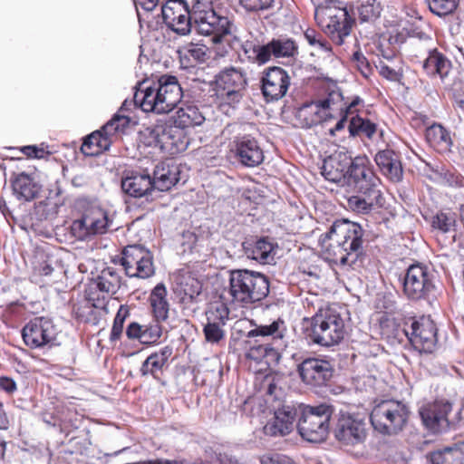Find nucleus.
<instances>
[{
	"label": "nucleus",
	"mask_w": 464,
	"mask_h": 464,
	"mask_svg": "<svg viewBox=\"0 0 464 464\" xmlns=\"http://www.w3.org/2000/svg\"><path fill=\"white\" fill-rule=\"evenodd\" d=\"M254 328L242 334L244 337L245 356L256 362H265L267 365L277 363L280 359L278 351L268 342L282 339L285 331V321L277 318L270 324H256Z\"/></svg>",
	"instance_id": "obj_1"
},
{
	"label": "nucleus",
	"mask_w": 464,
	"mask_h": 464,
	"mask_svg": "<svg viewBox=\"0 0 464 464\" xmlns=\"http://www.w3.org/2000/svg\"><path fill=\"white\" fill-rule=\"evenodd\" d=\"M76 210L79 217L72 222L70 230L77 240L84 241L105 234L112 225L108 211L86 198L76 201Z\"/></svg>",
	"instance_id": "obj_2"
},
{
	"label": "nucleus",
	"mask_w": 464,
	"mask_h": 464,
	"mask_svg": "<svg viewBox=\"0 0 464 464\" xmlns=\"http://www.w3.org/2000/svg\"><path fill=\"white\" fill-rule=\"evenodd\" d=\"M268 293L269 280L264 274L247 269L230 272L229 295L233 302L253 304L266 298Z\"/></svg>",
	"instance_id": "obj_3"
},
{
	"label": "nucleus",
	"mask_w": 464,
	"mask_h": 464,
	"mask_svg": "<svg viewBox=\"0 0 464 464\" xmlns=\"http://www.w3.org/2000/svg\"><path fill=\"white\" fill-rule=\"evenodd\" d=\"M299 419L296 428L300 436L313 443L324 441L330 430V420L334 413V407L330 404L321 403L316 406L299 403Z\"/></svg>",
	"instance_id": "obj_4"
},
{
	"label": "nucleus",
	"mask_w": 464,
	"mask_h": 464,
	"mask_svg": "<svg viewBox=\"0 0 464 464\" xmlns=\"http://www.w3.org/2000/svg\"><path fill=\"white\" fill-rule=\"evenodd\" d=\"M344 320L334 309L319 310L306 326V337L321 346L338 344L344 337Z\"/></svg>",
	"instance_id": "obj_5"
},
{
	"label": "nucleus",
	"mask_w": 464,
	"mask_h": 464,
	"mask_svg": "<svg viewBox=\"0 0 464 464\" xmlns=\"http://www.w3.org/2000/svg\"><path fill=\"white\" fill-rule=\"evenodd\" d=\"M202 35L213 36V42L220 43L224 36L232 34L234 23L226 15L217 13L210 0L192 2V25Z\"/></svg>",
	"instance_id": "obj_6"
},
{
	"label": "nucleus",
	"mask_w": 464,
	"mask_h": 464,
	"mask_svg": "<svg viewBox=\"0 0 464 464\" xmlns=\"http://www.w3.org/2000/svg\"><path fill=\"white\" fill-rule=\"evenodd\" d=\"M410 416V409L401 401L385 400L376 404L370 414L375 430L383 435H395L403 430Z\"/></svg>",
	"instance_id": "obj_7"
},
{
	"label": "nucleus",
	"mask_w": 464,
	"mask_h": 464,
	"mask_svg": "<svg viewBox=\"0 0 464 464\" xmlns=\"http://www.w3.org/2000/svg\"><path fill=\"white\" fill-rule=\"evenodd\" d=\"M314 17L324 33L338 45H342L344 38L350 35L354 23L346 7L324 4H315Z\"/></svg>",
	"instance_id": "obj_8"
},
{
	"label": "nucleus",
	"mask_w": 464,
	"mask_h": 464,
	"mask_svg": "<svg viewBox=\"0 0 464 464\" xmlns=\"http://www.w3.org/2000/svg\"><path fill=\"white\" fill-rule=\"evenodd\" d=\"M436 275L427 266L411 265L402 276V291L412 301L429 300L436 293Z\"/></svg>",
	"instance_id": "obj_9"
},
{
	"label": "nucleus",
	"mask_w": 464,
	"mask_h": 464,
	"mask_svg": "<svg viewBox=\"0 0 464 464\" xmlns=\"http://www.w3.org/2000/svg\"><path fill=\"white\" fill-rule=\"evenodd\" d=\"M247 86L246 73L233 66L225 68L215 76V96L220 105L235 107L245 93Z\"/></svg>",
	"instance_id": "obj_10"
},
{
	"label": "nucleus",
	"mask_w": 464,
	"mask_h": 464,
	"mask_svg": "<svg viewBox=\"0 0 464 464\" xmlns=\"http://www.w3.org/2000/svg\"><path fill=\"white\" fill-rule=\"evenodd\" d=\"M345 181L357 194L374 196L382 193L379 188L381 180L366 156H358L351 160L345 171Z\"/></svg>",
	"instance_id": "obj_11"
},
{
	"label": "nucleus",
	"mask_w": 464,
	"mask_h": 464,
	"mask_svg": "<svg viewBox=\"0 0 464 464\" xmlns=\"http://www.w3.org/2000/svg\"><path fill=\"white\" fill-rule=\"evenodd\" d=\"M21 334L24 344L30 349H51L58 345L57 327L46 316H36L29 320Z\"/></svg>",
	"instance_id": "obj_12"
},
{
	"label": "nucleus",
	"mask_w": 464,
	"mask_h": 464,
	"mask_svg": "<svg viewBox=\"0 0 464 464\" xmlns=\"http://www.w3.org/2000/svg\"><path fill=\"white\" fill-rule=\"evenodd\" d=\"M437 327L430 316L412 318L406 322L402 334L407 337L414 350L419 353H430L437 343Z\"/></svg>",
	"instance_id": "obj_13"
},
{
	"label": "nucleus",
	"mask_w": 464,
	"mask_h": 464,
	"mask_svg": "<svg viewBox=\"0 0 464 464\" xmlns=\"http://www.w3.org/2000/svg\"><path fill=\"white\" fill-rule=\"evenodd\" d=\"M121 254V264L127 276L146 279L154 275L153 255L142 245H128Z\"/></svg>",
	"instance_id": "obj_14"
},
{
	"label": "nucleus",
	"mask_w": 464,
	"mask_h": 464,
	"mask_svg": "<svg viewBox=\"0 0 464 464\" xmlns=\"http://www.w3.org/2000/svg\"><path fill=\"white\" fill-rule=\"evenodd\" d=\"M329 234L342 244L356 259L363 254L365 230L357 223L345 218L336 219L329 228Z\"/></svg>",
	"instance_id": "obj_15"
},
{
	"label": "nucleus",
	"mask_w": 464,
	"mask_h": 464,
	"mask_svg": "<svg viewBox=\"0 0 464 464\" xmlns=\"http://www.w3.org/2000/svg\"><path fill=\"white\" fill-rule=\"evenodd\" d=\"M166 26L179 35H188L192 29V6L187 0H166L161 6Z\"/></svg>",
	"instance_id": "obj_16"
},
{
	"label": "nucleus",
	"mask_w": 464,
	"mask_h": 464,
	"mask_svg": "<svg viewBox=\"0 0 464 464\" xmlns=\"http://www.w3.org/2000/svg\"><path fill=\"white\" fill-rule=\"evenodd\" d=\"M298 374L304 383L311 387L327 385L334 374L331 362L319 357H307L297 365Z\"/></svg>",
	"instance_id": "obj_17"
},
{
	"label": "nucleus",
	"mask_w": 464,
	"mask_h": 464,
	"mask_svg": "<svg viewBox=\"0 0 464 464\" xmlns=\"http://www.w3.org/2000/svg\"><path fill=\"white\" fill-rule=\"evenodd\" d=\"M335 439L346 445H355L366 438V423L359 415L341 411L334 430Z\"/></svg>",
	"instance_id": "obj_18"
},
{
	"label": "nucleus",
	"mask_w": 464,
	"mask_h": 464,
	"mask_svg": "<svg viewBox=\"0 0 464 464\" xmlns=\"http://www.w3.org/2000/svg\"><path fill=\"white\" fill-rule=\"evenodd\" d=\"M261 92L266 102L278 101L283 98L290 86L288 72L278 66L266 69L260 79Z\"/></svg>",
	"instance_id": "obj_19"
},
{
	"label": "nucleus",
	"mask_w": 464,
	"mask_h": 464,
	"mask_svg": "<svg viewBox=\"0 0 464 464\" xmlns=\"http://www.w3.org/2000/svg\"><path fill=\"white\" fill-rule=\"evenodd\" d=\"M452 411V403L448 401H435L423 405L420 409V416L424 427L431 433H441L450 427L449 414Z\"/></svg>",
	"instance_id": "obj_20"
},
{
	"label": "nucleus",
	"mask_w": 464,
	"mask_h": 464,
	"mask_svg": "<svg viewBox=\"0 0 464 464\" xmlns=\"http://www.w3.org/2000/svg\"><path fill=\"white\" fill-rule=\"evenodd\" d=\"M423 53L426 57L420 61L422 72L430 79H439L444 82L453 69V63L449 54L436 45L429 46V49Z\"/></svg>",
	"instance_id": "obj_21"
},
{
	"label": "nucleus",
	"mask_w": 464,
	"mask_h": 464,
	"mask_svg": "<svg viewBox=\"0 0 464 464\" xmlns=\"http://www.w3.org/2000/svg\"><path fill=\"white\" fill-rule=\"evenodd\" d=\"M336 99L343 102V94L341 92L333 91L324 99L304 103L296 112L302 127L309 129L323 123L325 117L322 113V109H331L332 105L335 104Z\"/></svg>",
	"instance_id": "obj_22"
},
{
	"label": "nucleus",
	"mask_w": 464,
	"mask_h": 464,
	"mask_svg": "<svg viewBox=\"0 0 464 464\" xmlns=\"http://www.w3.org/2000/svg\"><path fill=\"white\" fill-rule=\"evenodd\" d=\"M232 151L237 161L246 168H256L262 164L265 159L264 150L258 140L250 135L237 137Z\"/></svg>",
	"instance_id": "obj_23"
},
{
	"label": "nucleus",
	"mask_w": 464,
	"mask_h": 464,
	"mask_svg": "<svg viewBox=\"0 0 464 464\" xmlns=\"http://www.w3.org/2000/svg\"><path fill=\"white\" fill-rule=\"evenodd\" d=\"M374 162L381 174L389 181L398 183L402 180L403 167L399 151L390 147L379 150L374 156Z\"/></svg>",
	"instance_id": "obj_24"
},
{
	"label": "nucleus",
	"mask_w": 464,
	"mask_h": 464,
	"mask_svg": "<svg viewBox=\"0 0 464 464\" xmlns=\"http://www.w3.org/2000/svg\"><path fill=\"white\" fill-rule=\"evenodd\" d=\"M299 403L285 404L275 412L272 421L264 427V432L269 436H285L294 429L295 420L299 419Z\"/></svg>",
	"instance_id": "obj_25"
},
{
	"label": "nucleus",
	"mask_w": 464,
	"mask_h": 464,
	"mask_svg": "<svg viewBox=\"0 0 464 464\" xmlns=\"http://www.w3.org/2000/svg\"><path fill=\"white\" fill-rule=\"evenodd\" d=\"M158 90L160 102L164 106L165 112L171 111L179 103L182 98V88L178 78L170 74H163L154 81Z\"/></svg>",
	"instance_id": "obj_26"
},
{
	"label": "nucleus",
	"mask_w": 464,
	"mask_h": 464,
	"mask_svg": "<svg viewBox=\"0 0 464 464\" xmlns=\"http://www.w3.org/2000/svg\"><path fill=\"white\" fill-rule=\"evenodd\" d=\"M134 102L145 112L164 114L165 110L154 81H143L134 92Z\"/></svg>",
	"instance_id": "obj_27"
},
{
	"label": "nucleus",
	"mask_w": 464,
	"mask_h": 464,
	"mask_svg": "<svg viewBox=\"0 0 464 464\" xmlns=\"http://www.w3.org/2000/svg\"><path fill=\"white\" fill-rule=\"evenodd\" d=\"M10 181L14 197L21 202L34 200L42 189L40 183L25 172L14 174Z\"/></svg>",
	"instance_id": "obj_28"
},
{
	"label": "nucleus",
	"mask_w": 464,
	"mask_h": 464,
	"mask_svg": "<svg viewBox=\"0 0 464 464\" xmlns=\"http://www.w3.org/2000/svg\"><path fill=\"white\" fill-rule=\"evenodd\" d=\"M172 353V347L167 345L160 348L158 352L150 353L140 368V375L143 377L151 376L154 380L160 382L163 370L168 366L169 359Z\"/></svg>",
	"instance_id": "obj_29"
},
{
	"label": "nucleus",
	"mask_w": 464,
	"mask_h": 464,
	"mask_svg": "<svg viewBox=\"0 0 464 464\" xmlns=\"http://www.w3.org/2000/svg\"><path fill=\"white\" fill-rule=\"evenodd\" d=\"M273 244L267 237H252L246 238L242 243V250L244 255L251 260H255L259 264H269L273 260L271 253L273 251Z\"/></svg>",
	"instance_id": "obj_30"
},
{
	"label": "nucleus",
	"mask_w": 464,
	"mask_h": 464,
	"mask_svg": "<svg viewBox=\"0 0 464 464\" xmlns=\"http://www.w3.org/2000/svg\"><path fill=\"white\" fill-rule=\"evenodd\" d=\"M179 168L172 161H161L153 170L152 184L154 189L167 191L179 180Z\"/></svg>",
	"instance_id": "obj_31"
},
{
	"label": "nucleus",
	"mask_w": 464,
	"mask_h": 464,
	"mask_svg": "<svg viewBox=\"0 0 464 464\" xmlns=\"http://www.w3.org/2000/svg\"><path fill=\"white\" fill-rule=\"evenodd\" d=\"M121 188L124 193L133 198L148 196L154 190L151 177L149 174L138 172H132L123 178Z\"/></svg>",
	"instance_id": "obj_32"
},
{
	"label": "nucleus",
	"mask_w": 464,
	"mask_h": 464,
	"mask_svg": "<svg viewBox=\"0 0 464 464\" xmlns=\"http://www.w3.org/2000/svg\"><path fill=\"white\" fill-rule=\"evenodd\" d=\"M266 48L268 53L267 63L272 56L275 58H295L299 53L296 42L286 36L273 38L266 44Z\"/></svg>",
	"instance_id": "obj_33"
},
{
	"label": "nucleus",
	"mask_w": 464,
	"mask_h": 464,
	"mask_svg": "<svg viewBox=\"0 0 464 464\" xmlns=\"http://www.w3.org/2000/svg\"><path fill=\"white\" fill-rule=\"evenodd\" d=\"M331 242L325 246L324 255L325 258L333 264L341 266H352L357 259L351 255L350 251L342 244L335 241V237L329 234V230L324 235Z\"/></svg>",
	"instance_id": "obj_34"
},
{
	"label": "nucleus",
	"mask_w": 464,
	"mask_h": 464,
	"mask_svg": "<svg viewBox=\"0 0 464 464\" xmlns=\"http://www.w3.org/2000/svg\"><path fill=\"white\" fill-rule=\"evenodd\" d=\"M428 143L440 153L450 151L452 140L450 131L439 123H434L425 130Z\"/></svg>",
	"instance_id": "obj_35"
},
{
	"label": "nucleus",
	"mask_w": 464,
	"mask_h": 464,
	"mask_svg": "<svg viewBox=\"0 0 464 464\" xmlns=\"http://www.w3.org/2000/svg\"><path fill=\"white\" fill-rule=\"evenodd\" d=\"M150 304L154 320L165 322L169 318V304L167 301V289L162 283L158 284L150 293Z\"/></svg>",
	"instance_id": "obj_36"
},
{
	"label": "nucleus",
	"mask_w": 464,
	"mask_h": 464,
	"mask_svg": "<svg viewBox=\"0 0 464 464\" xmlns=\"http://www.w3.org/2000/svg\"><path fill=\"white\" fill-rule=\"evenodd\" d=\"M62 189L55 185L49 190V195L45 200L34 204V214L38 220H45L49 218L51 212H57V208L64 204V199L61 198Z\"/></svg>",
	"instance_id": "obj_37"
},
{
	"label": "nucleus",
	"mask_w": 464,
	"mask_h": 464,
	"mask_svg": "<svg viewBox=\"0 0 464 464\" xmlns=\"http://www.w3.org/2000/svg\"><path fill=\"white\" fill-rule=\"evenodd\" d=\"M121 277L117 270L113 267H106L102 270L101 274L94 279L95 287L106 294H115L121 287Z\"/></svg>",
	"instance_id": "obj_38"
},
{
	"label": "nucleus",
	"mask_w": 464,
	"mask_h": 464,
	"mask_svg": "<svg viewBox=\"0 0 464 464\" xmlns=\"http://www.w3.org/2000/svg\"><path fill=\"white\" fill-rule=\"evenodd\" d=\"M204 121L205 117L197 106L187 105L178 110L173 122L186 130L188 128L201 125Z\"/></svg>",
	"instance_id": "obj_39"
},
{
	"label": "nucleus",
	"mask_w": 464,
	"mask_h": 464,
	"mask_svg": "<svg viewBox=\"0 0 464 464\" xmlns=\"http://www.w3.org/2000/svg\"><path fill=\"white\" fill-rule=\"evenodd\" d=\"M266 49V44H261L257 39L252 36L241 43V51L246 61L257 65H264L267 63L268 53Z\"/></svg>",
	"instance_id": "obj_40"
},
{
	"label": "nucleus",
	"mask_w": 464,
	"mask_h": 464,
	"mask_svg": "<svg viewBox=\"0 0 464 464\" xmlns=\"http://www.w3.org/2000/svg\"><path fill=\"white\" fill-rule=\"evenodd\" d=\"M382 193H377L374 196L369 194H357L351 196L347 199V205L353 211L367 214L375 208L377 206H382Z\"/></svg>",
	"instance_id": "obj_41"
},
{
	"label": "nucleus",
	"mask_w": 464,
	"mask_h": 464,
	"mask_svg": "<svg viewBox=\"0 0 464 464\" xmlns=\"http://www.w3.org/2000/svg\"><path fill=\"white\" fill-rule=\"evenodd\" d=\"M111 142L95 130L84 138L81 146V151L85 156L95 157L109 150Z\"/></svg>",
	"instance_id": "obj_42"
},
{
	"label": "nucleus",
	"mask_w": 464,
	"mask_h": 464,
	"mask_svg": "<svg viewBox=\"0 0 464 464\" xmlns=\"http://www.w3.org/2000/svg\"><path fill=\"white\" fill-rule=\"evenodd\" d=\"M377 127L375 122L356 114L352 116L349 121L348 131L350 137L363 135L367 139L372 140L377 131Z\"/></svg>",
	"instance_id": "obj_43"
},
{
	"label": "nucleus",
	"mask_w": 464,
	"mask_h": 464,
	"mask_svg": "<svg viewBox=\"0 0 464 464\" xmlns=\"http://www.w3.org/2000/svg\"><path fill=\"white\" fill-rule=\"evenodd\" d=\"M409 44L416 47L420 52H425L429 46L435 45V41L430 34L422 30L420 26L411 25L407 28Z\"/></svg>",
	"instance_id": "obj_44"
},
{
	"label": "nucleus",
	"mask_w": 464,
	"mask_h": 464,
	"mask_svg": "<svg viewBox=\"0 0 464 464\" xmlns=\"http://www.w3.org/2000/svg\"><path fill=\"white\" fill-rule=\"evenodd\" d=\"M321 173L326 180L334 183L345 179L344 166L335 157H329L324 160Z\"/></svg>",
	"instance_id": "obj_45"
},
{
	"label": "nucleus",
	"mask_w": 464,
	"mask_h": 464,
	"mask_svg": "<svg viewBox=\"0 0 464 464\" xmlns=\"http://www.w3.org/2000/svg\"><path fill=\"white\" fill-rule=\"evenodd\" d=\"M382 7L379 0H362L358 7L361 23L373 22L380 17Z\"/></svg>",
	"instance_id": "obj_46"
},
{
	"label": "nucleus",
	"mask_w": 464,
	"mask_h": 464,
	"mask_svg": "<svg viewBox=\"0 0 464 464\" xmlns=\"http://www.w3.org/2000/svg\"><path fill=\"white\" fill-rule=\"evenodd\" d=\"M433 172L442 184L456 188H464V176L456 169L440 167Z\"/></svg>",
	"instance_id": "obj_47"
},
{
	"label": "nucleus",
	"mask_w": 464,
	"mask_h": 464,
	"mask_svg": "<svg viewBox=\"0 0 464 464\" xmlns=\"http://www.w3.org/2000/svg\"><path fill=\"white\" fill-rule=\"evenodd\" d=\"M456 217L454 213L438 211L431 218V227L443 234L455 230Z\"/></svg>",
	"instance_id": "obj_48"
},
{
	"label": "nucleus",
	"mask_w": 464,
	"mask_h": 464,
	"mask_svg": "<svg viewBox=\"0 0 464 464\" xmlns=\"http://www.w3.org/2000/svg\"><path fill=\"white\" fill-rule=\"evenodd\" d=\"M188 137L186 130L179 127L174 122L171 123V155L185 151L188 146Z\"/></svg>",
	"instance_id": "obj_49"
},
{
	"label": "nucleus",
	"mask_w": 464,
	"mask_h": 464,
	"mask_svg": "<svg viewBox=\"0 0 464 464\" xmlns=\"http://www.w3.org/2000/svg\"><path fill=\"white\" fill-rule=\"evenodd\" d=\"M228 308L225 304H220L217 306L210 307L206 311V324L225 327L228 321Z\"/></svg>",
	"instance_id": "obj_50"
},
{
	"label": "nucleus",
	"mask_w": 464,
	"mask_h": 464,
	"mask_svg": "<svg viewBox=\"0 0 464 464\" xmlns=\"http://www.w3.org/2000/svg\"><path fill=\"white\" fill-rule=\"evenodd\" d=\"M430 11L442 17L452 14L459 5L458 0H425Z\"/></svg>",
	"instance_id": "obj_51"
},
{
	"label": "nucleus",
	"mask_w": 464,
	"mask_h": 464,
	"mask_svg": "<svg viewBox=\"0 0 464 464\" xmlns=\"http://www.w3.org/2000/svg\"><path fill=\"white\" fill-rule=\"evenodd\" d=\"M130 316V308L126 304H121L118 312L114 317L112 327L111 330L110 334V341L111 342H117L120 340L122 332H123V325L126 321V319Z\"/></svg>",
	"instance_id": "obj_52"
},
{
	"label": "nucleus",
	"mask_w": 464,
	"mask_h": 464,
	"mask_svg": "<svg viewBox=\"0 0 464 464\" xmlns=\"http://www.w3.org/2000/svg\"><path fill=\"white\" fill-rule=\"evenodd\" d=\"M161 322L153 320L147 324H142L141 343L156 344L162 334Z\"/></svg>",
	"instance_id": "obj_53"
},
{
	"label": "nucleus",
	"mask_w": 464,
	"mask_h": 464,
	"mask_svg": "<svg viewBox=\"0 0 464 464\" xmlns=\"http://www.w3.org/2000/svg\"><path fill=\"white\" fill-rule=\"evenodd\" d=\"M55 260L53 256L45 253H38L34 263V270L40 276H50L53 270Z\"/></svg>",
	"instance_id": "obj_54"
},
{
	"label": "nucleus",
	"mask_w": 464,
	"mask_h": 464,
	"mask_svg": "<svg viewBox=\"0 0 464 464\" xmlns=\"http://www.w3.org/2000/svg\"><path fill=\"white\" fill-rule=\"evenodd\" d=\"M238 4L246 13L258 14L273 10L276 0H238Z\"/></svg>",
	"instance_id": "obj_55"
},
{
	"label": "nucleus",
	"mask_w": 464,
	"mask_h": 464,
	"mask_svg": "<svg viewBox=\"0 0 464 464\" xmlns=\"http://www.w3.org/2000/svg\"><path fill=\"white\" fill-rule=\"evenodd\" d=\"M156 135H159V149L171 154V123L159 122L156 124Z\"/></svg>",
	"instance_id": "obj_56"
},
{
	"label": "nucleus",
	"mask_w": 464,
	"mask_h": 464,
	"mask_svg": "<svg viewBox=\"0 0 464 464\" xmlns=\"http://www.w3.org/2000/svg\"><path fill=\"white\" fill-rule=\"evenodd\" d=\"M445 451L447 456H450L455 460V464H464V440L455 443L453 447L447 448ZM440 458V453L433 454L431 456L432 464H440L437 459Z\"/></svg>",
	"instance_id": "obj_57"
},
{
	"label": "nucleus",
	"mask_w": 464,
	"mask_h": 464,
	"mask_svg": "<svg viewBox=\"0 0 464 464\" xmlns=\"http://www.w3.org/2000/svg\"><path fill=\"white\" fill-rule=\"evenodd\" d=\"M203 334L208 343L215 344L222 341L226 336L224 326L212 325L205 324Z\"/></svg>",
	"instance_id": "obj_58"
},
{
	"label": "nucleus",
	"mask_w": 464,
	"mask_h": 464,
	"mask_svg": "<svg viewBox=\"0 0 464 464\" xmlns=\"http://www.w3.org/2000/svg\"><path fill=\"white\" fill-rule=\"evenodd\" d=\"M198 242V236L192 231H185L180 237V250L183 255L191 254Z\"/></svg>",
	"instance_id": "obj_59"
},
{
	"label": "nucleus",
	"mask_w": 464,
	"mask_h": 464,
	"mask_svg": "<svg viewBox=\"0 0 464 464\" xmlns=\"http://www.w3.org/2000/svg\"><path fill=\"white\" fill-rule=\"evenodd\" d=\"M352 60L356 63L358 70L363 77H368L371 74V64L361 50H357L353 53Z\"/></svg>",
	"instance_id": "obj_60"
},
{
	"label": "nucleus",
	"mask_w": 464,
	"mask_h": 464,
	"mask_svg": "<svg viewBox=\"0 0 464 464\" xmlns=\"http://www.w3.org/2000/svg\"><path fill=\"white\" fill-rule=\"evenodd\" d=\"M261 464H294V461L286 455L269 452L260 457Z\"/></svg>",
	"instance_id": "obj_61"
},
{
	"label": "nucleus",
	"mask_w": 464,
	"mask_h": 464,
	"mask_svg": "<svg viewBox=\"0 0 464 464\" xmlns=\"http://www.w3.org/2000/svg\"><path fill=\"white\" fill-rule=\"evenodd\" d=\"M208 48L204 44H190L187 46V54L194 59L197 63L205 62Z\"/></svg>",
	"instance_id": "obj_62"
},
{
	"label": "nucleus",
	"mask_w": 464,
	"mask_h": 464,
	"mask_svg": "<svg viewBox=\"0 0 464 464\" xmlns=\"http://www.w3.org/2000/svg\"><path fill=\"white\" fill-rule=\"evenodd\" d=\"M140 140L147 147L159 148L160 138L156 135V125L140 132Z\"/></svg>",
	"instance_id": "obj_63"
},
{
	"label": "nucleus",
	"mask_w": 464,
	"mask_h": 464,
	"mask_svg": "<svg viewBox=\"0 0 464 464\" xmlns=\"http://www.w3.org/2000/svg\"><path fill=\"white\" fill-rule=\"evenodd\" d=\"M387 40L390 42V44L395 46L399 50L403 44H409L407 28L391 32Z\"/></svg>",
	"instance_id": "obj_64"
}]
</instances>
